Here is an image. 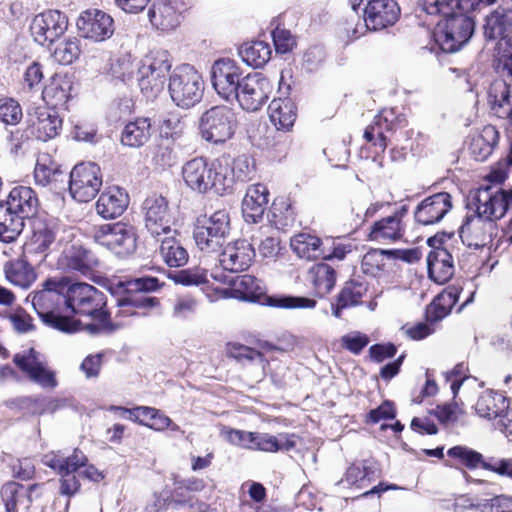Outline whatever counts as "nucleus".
I'll return each instance as SVG.
<instances>
[{
    "label": "nucleus",
    "mask_w": 512,
    "mask_h": 512,
    "mask_svg": "<svg viewBox=\"0 0 512 512\" xmlns=\"http://www.w3.org/2000/svg\"><path fill=\"white\" fill-rule=\"evenodd\" d=\"M106 304L105 294L90 284L79 282L67 285L65 305L74 314L89 316L96 321L86 326L91 334L112 333L120 328L110 320Z\"/></svg>",
    "instance_id": "1"
},
{
    "label": "nucleus",
    "mask_w": 512,
    "mask_h": 512,
    "mask_svg": "<svg viewBox=\"0 0 512 512\" xmlns=\"http://www.w3.org/2000/svg\"><path fill=\"white\" fill-rule=\"evenodd\" d=\"M68 280L48 278L42 283V288L29 294L28 299L43 323L63 333H74L79 330L80 322L60 313V306L65 303L64 291Z\"/></svg>",
    "instance_id": "2"
},
{
    "label": "nucleus",
    "mask_w": 512,
    "mask_h": 512,
    "mask_svg": "<svg viewBox=\"0 0 512 512\" xmlns=\"http://www.w3.org/2000/svg\"><path fill=\"white\" fill-rule=\"evenodd\" d=\"M182 177L191 190L202 194L213 191L222 195L233 185L229 166L220 159L195 157L182 166Z\"/></svg>",
    "instance_id": "3"
},
{
    "label": "nucleus",
    "mask_w": 512,
    "mask_h": 512,
    "mask_svg": "<svg viewBox=\"0 0 512 512\" xmlns=\"http://www.w3.org/2000/svg\"><path fill=\"white\" fill-rule=\"evenodd\" d=\"M171 68L172 58L167 50L150 51L137 67V81L141 92L147 98H155L163 91Z\"/></svg>",
    "instance_id": "4"
},
{
    "label": "nucleus",
    "mask_w": 512,
    "mask_h": 512,
    "mask_svg": "<svg viewBox=\"0 0 512 512\" xmlns=\"http://www.w3.org/2000/svg\"><path fill=\"white\" fill-rule=\"evenodd\" d=\"M168 92L176 106L182 109L192 108L203 97V78L193 66L179 65L169 76Z\"/></svg>",
    "instance_id": "5"
},
{
    "label": "nucleus",
    "mask_w": 512,
    "mask_h": 512,
    "mask_svg": "<svg viewBox=\"0 0 512 512\" xmlns=\"http://www.w3.org/2000/svg\"><path fill=\"white\" fill-rule=\"evenodd\" d=\"M236 128V113L226 105L213 106L199 118L198 129L201 138L213 145L224 144L231 139Z\"/></svg>",
    "instance_id": "6"
},
{
    "label": "nucleus",
    "mask_w": 512,
    "mask_h": 512,
    "mask_svg": "<svg viewBox=\"0 0 512 512\" xmlns=\"http://www.w3.org/2000/svg\"><path fill=\"white\" fill-rule=\"evenodd\" d=\"M474 29V20L462 12H457L437 24L434 40L443 52L453 53L469 41Z\"/></svg>",
    "instance_id": "7"
},
{
    "label": "nucleus",
    "mask_w": 512,
    "mask_h": 512,
    "mask_svg": "<svg viewBox=\"0 0 512 512\" xmlns=\"http://www.w3.org/2000/svg\"><path fill=\"white\" fill-rule=\"evenodd\" d=\"M512 204V189L505 191L493 186L480 187L468 199L467 207L480 216L494 222L506 214Z\"/></svg>",
    "instance_id": "8"
},
{
    "label": "nucleus",
    "mask_w": 512,
    "mask_h": 512,
    "mask_svg": "<svg viewBox=\"0 0 512 512\" xmlns=\"http://www.w3.org/2000/svg\"><path fill=\"white\" fill-rule=\"evenodd\" d=\"M94 240L119 256H128L136 250L137 234L133 225L124 222L108 223L97 227Z\"/></svg>",
    "instance_id": "9"
},
{
    "label": "nucleus",
    "mask_w": 512,
    "mask_h": 512,
    "mask_svg": "<svg viewBox=\"0 0 512 512\" xmlns=\"http://www.w3.org/2000/svg\"><path fill=\"white\" fill-rule=\"evenodd\" d=\"M230 232V218L225 210L215 211L201 226L194 230L197 247L207 253L219 251Z\"/></svg>",
    "instance_id": "10"
},
{
    "label": "nucleus",
    "mask_w": 512,
    "mask_h": 512,
    "mask_svg": "<svg viewBox=\"0 0 512 512\" xmlns=\"http://www.w3.org/2000/svg\"><path fill=\"white\" fill-rule=\"evenodd\" d=\"M400 7L395 0H367L364 8V23H359L353 30V37L359 38L365 31L381 30L393 25L399 18Z\"/></svg>",
    "instance_id": "11"
},
{
    "label": "nucleus",
    "mask_w": 512,
    "mask_h": 512,
    "mask_svg": "<svg viewBox=\"0 0 512 512\" xmlns=\"http://www.w3.org/2000/svg\"><path fill=\"white\" fill-rule=\"evenodd\" d=\"M102 177L100 167L92 162L80 163L70 172L69 191L78 202H89L100 190Z\"/></svg>",
    "instance_id": "12"
},
{
    "label": "nucleus",
    "mask_w": 512,
    "mask_h": 512,
    "mask_svg": "<svg viewBox=\"0 0 512 512\" xmlns=\"http://www.w3.org/2000/svg\"><path fill=\"white\" fill-rule=\"evenodd\" d=\"M273 91L271 81L262 73L255 72L246 75L233 99L246 111L255 112L267 102Z\"/></svg>",
    "instance_id": "13"
},
{
    "label": "nucleus",
    "mask_w": 512,
    "mask_h": 512,
    "mask_svg": "<svg viewBox=\"0 0 512 512\" xmlns=\"http://www.w3.org/2000/svg\"><path fill=\"white\" fill-rule=\"evenodd\" d=\"M141 208L145 228L153 237L171 233L172 215L165 197L152 193L145 198Z\"/></svg>",
    "instance_id": "14"
},
{
    "label": "nucleus",
    "mask_w": 512,
    "mask_h": 512,
    "mask_svg": "<svg viewBox=\"0 0 512 512\" xmlns=\"http://www.w3.org/2000/svg\"><path fill=\"white\" fill-rule=\"evenodd\" d=\"M211 83L214 90L225 100L233 99L241 85L242 70L235 60L221 58L211 67Z\"/></svg>",
    "instance_id": "15"
},
{
    "label": "nucleus",
    "mask_w": 512,
    "mask_h": 512,
    "mask_svg": "<svg viewBox=\"0 0 512 512\" xmlns=\"http://www.w3.org/2000/svg\"><path fill=\"white\" fill-rule=\"evenodd\" d=\"M408 211V206L402 205L391 215L375 221L369 228L368 239L383 244L401 240L406 233Z\"/></svg>",
    "instance_id": "16"
},
{
    "label": "nucleus",
    "mask_w": 512,
    "mask_h": 512,
    "mask_svg": "<svg viewBox=\"0 0 512 512\" xmlns=\"http://www.w3.org/2000/svg\"><path fill=\"white\" fill-rule=\"evenodd\" d=\"M68 27L65 14L58 10H48L34 17L30 25L34 40L40 45L53 43L60 38Z\"/></svg>",
    "instance_id": "17"
},
{
    "label": "nucleus",
    "mask_w": 512,
    "mask_h": 512,
    "mask_svg": "<svg viewBox=\"0 0 512 512\" xmlns=\"http://www.w3.org/2000/svg\"><path fill=\"white\" fill-rule=\"evenodd\" d=\"M77 28L82 37L101 42L114 33L113 18L98 9L84 11L77 20Z\"/></svg>",
    "instance_id": "18"
},
{
    "label": "nucleus",
    "mask_w": 512,
    "mask_h": 512,
    "mask_svg": "<svg viewBox=\"0 0 512 512\" xmlns=\"http://www.w3.org/2000/svg\"><path fill=\"white\" fill-rule=\"evenodd\" d=\"M497 234V225L494 221L480 216H466L459 229L462 242L470 248H482L492 242Z\"/></svg>",
    "instance_id": "19"
},
{
    "label": "nucleus",
    "mask_w": 512,
    "mask_h": 512,
    "mask_svg": "<svg viewBox=\"0 0 512 512\" xmlns=\"http://www.w3.org/2000/svg\"><path fill=\"white\" fill-rule=\"evenodd\" d=\"M512 0H502L497 8L485 16L483 35L487 41L512 38Z\"/></svg>",
    "instance_id": "20"
},
{
    "label": "nucleus",
    "mask_w": 512,
    "mask_h": 512,
    "mask_svg": "<svg viewBox=\"0 0 512 512\" xmlns=\"http://www.w3.org/2000/svg\"><path fill=\"white\" fill-rule=\"evenodd\" d=\"M97 265L98 260L94 254L76 243L66 246L57 260L59 269L67 272H79L84 276L91 274Z\"/></svg>",
    "instance_id": "21"
},
{
    "label": "nucleus",
    "mask_w": 512,
    "mask_h": 512,
    "mask_svg": "<svg viewBox=\"0 0 512 512\" xmlns=\"http://www.w3.org/2000/svg\"><path fill=\"white\" fill-rule=\"evenodd\" d=\"M13 362L25 372L29 378L44 388H55L57 380L53 371L49 370L39 358V353L33 348L20 354H15Z\"/></svg>",
    "instance_id": "22"
},
{
    "label": "nucleus",
    "mask_w": 512,
    "mask_h": 512,
    "mask_svg": "<svg viewBox=\"0 0 512 512\" xmlns=\"http://www.w3.org/2000/svg\"><path fill=\"white\" fill-rule=\"evenodd\" d=\"M451 196L447 192L436 193L422 200L414 211L416 223L428 226L440 222L451 210Z\"/></svg>",
    "instance_id": "23"
},
{
    "label": "nucleus",
    "mask_w": 512,
    "mask_h": 512,
    "mask_svg": "<svg viewBox=\"0 0 512 512\" xmlns=\"http://www.w3.org/2000/svg\"><path fill=\"white\" fill-rule=\"evenodd\" d=\"M183 9L180 0H155L149 10L150 22L159 30H174L180 25Z\"/></svg>",
    "instance_id": "24"
},
{
    "label": "nucleus",
    "mask_w": 512,
    "mask_h": 512,
    "mask_svg": "<svg viewBox=\"0 0 512 512\" xmlns=\"http://www.w3.org/2000/svg\"><path fill=\"white\" fill-rule=\"evenodd\" d=\"M254 257L253 244L245 239H240L225 246L220 254L219 262L227 271L241 272L250 266Z\"/></svg>",
    "instance_id": "25"
},
{
    "label": "nucleus",
    "mask_w": 512,
    "mask_h": 512,
    "mask_svg": "<svg viewBox=\"0 0 512 512\" xmlns=\"http://www.w3.org/2000/svg\"><path fill=\"white\" fill-rule=\"evenodd\" d=\"M32 133L38 140L48 141L55 138L62 129V119L59 114L48 107H35L29 113Z\"/></svg>",
    "instance_id": "26"
},
{
    "label": "nucleus",
    "mask_w": 512,
    "mask_h": 512,
    "mask_svg": "<svg viewBox=\"0 0 512 512\" xmlns=\"http://www.w3.org/2000/svg\"><path fill=\"white\" fill-rule=\"evenodd\" d=\"M268 202L269 190L266 185L257 183L249 186L241 205L244 220L253 224L261 222Z\"/></svg>",
    "instance_id": "27"
},
{
    "label": "nucleus",
    "mask_w": 512,
    "mask_h": 512,
    "mask_svg": "<svg viewBox=\"0 0 512 512\" xmlns=\"http://www.w3.org/2000/svg\"><path fill=\"white\" fill-rule=\"evenodd\" d=\"M56 240V231L54 226L38 221L34 224L33 232L25 243L24 250L27 256L39 257V262L43 261L50 251L51 245Z\"/></svg>",
    "instance_id": "28"
},
{
    "label": "nucleus",
    "mask_w": 512,
    "mask_h": 512,
    "mask_svg": "<svg viewBox=\"0 0 512 512\" xmlns=\"http://www.w3.org/2000/svg\"><path fill=\"white\" fill-rule=\"evenodd\" d=\"M129 196L124 189L113 186L101 193L96 202V211L104 219H113L124 213Z\"/></svg>",
    "instance_id": "29"
},
{
    "label": "nucleus",
    "mask_w": 512,
    "mask_h": 512,
    "mask_svg": "<svg viewBox=\"0 0 512 512\" xmlns=\"http://www.w3.org/2000/svg\"><path fill=\"white\" fill-rule=\"evenodd\" d=\"M65 178L61 166L49 155L43 154L38 157L34 169V180L38 186L49 187L51 190L58 189L65 183Z\"/></svg>",
    "instance_id": "30"
},
{
    "label": "nucleus",
    "mask_w": 512,
    "mask_h": 512,
    "mask_svg": "<svg viewBox=\"0 0 512 512\" xmlns=\"http://www.w3.org/2000/svg\"><path fill=\"white\" fill-rule=\"evenodd\" d=\"M428 274L431 280L444 284L454 274V262L450 252L443 247H436L427 256Z\"/></svg>",
    "instance_id": "31"
},
{
    "label": "nucleus",
    "mask_w": 512,
    "mask_h": 512,
    "mask_svg": "<svg viewBox=\"0 0 512 512\" xmlns=\"http://www.w3.org/2000/svg\"><path fill=\"white\" fill-rule=\"evenodd\" d=\"M2 204L19 216H23V219H26L36 214L38 199L30 187L17 186L10 191L7 201Z\"/></svg>",
    "instance_id": "32"
},
{
    "label": "nucleus",
    "mask_w": 512,
    "mask_h": 512,
    "mask_svg": "<svg viewBox=\"0 0 512 512\" xmlns=\"http://www.w3.org/2000/svg\"><path fill=\"white\" fill-rule=\"evenodd\" d=\"M509 404V399L502 393L494 390H485L478 396L475 411L481 418L488 420L496 419L508 408Z\"/></svg>",
    "instance_id": "33"
},
{
    "label": "nucleus",
    "mask_w": 512,
    "mask_h": 512,
    "mask_svg": "<svg viewBox=\"0 0 512 512\" xmlns=\"http://www.w3.org/2000/svg\"><path fill=\"white\" fill-rule=\"evenodd\" d=\"M268 114L277 130L288 131L296 120V106L290 98L273 99L268 106Z\"/></svg>",
    "instance_id": "34"
},
{
    "label": "nucleus",
    "mask_w": 512,
    "mask_h": 512,
    "mask_svg": "<svg viewBox=\"0 0 512 512\" xmlns=\"http://www.w3.org/2000/svg\"><path fill=\"white\" fill-rule=\"evenodd\" d=\"M498 139L497 129L492 125H487L479 133L472 136L469 151L475 160L484 161L491 155Z\"/></svg>",
    "instance_id": "35"
},
{
    "label": "nucleus",
    "mask_w": 512,
    "mask_h": 512,
    "mask_svg": "<svg viewBox=\"0 0 512 512\" xmlns=\"http://www.w3.org/2000/svg\"><path fill=\"white\" fill-rule=\"evenodd\" d=\"M72 82L66 75L55 74L42 91L43 100L53 107L66 104L71 96Z\"/></svg>",
    "instance_id": "36"
},
{
    "label": "nucleus",
    "mask_w": 512,
    "mask_h": 512,
    "mask_svg": "<svg viewBox=\"0 0 512 512\" xmlns=\"http://www.w3.org/2000/svg\"><path fill=\"white\" fill-rule=\"evenodd\" d=\"M336 278L337 273L335 269L324 262L317 263L308 270V279L312 283L316 295L319 297L330 293L335 286Z\"/></svg>",
    "instance_id": "37"
},
{
    "label": "nucleus",
    "mask_w": 512,
    "mask_h": 512,
    "mask_svg": "<svg viewBox=\"0 0 512 512\" xmlns=\"http://www.w3.org/2000/svg\"><path fill=\"white\" fill-rule=\"evenodd\" d=\"M291 248L299 258L315 260L324 255V243L316 235L299 233L291 239Z\"/></svg>",
    "instance_id": "38"
},
{
    "label": "nucleus",
    "mask_w": 512,
    "mask_h": 512,
    "mask_svg": "<svg viewBox=\"0 0 512 512\" xmlns=\"http://www.w3.org/2000/svg\"><path fill=\"white\" fill-rule=\"evenodd\" d=\"M151 137L149 118H137L127 123L121 134V142L125 146L139 148L144 146Z\"/></svg>",
    "instance_id": "39"
},
{
    "label": "nucleus",
    "mask_w": 512,
    "mask_h": 512,
    "mask_svg": "<svg viewBox=\"0 0 512 512\" xmlns=\"http://www.w3.org/2000/svg\"><path fill=\"white\" fill-rule=\"evenodd\" d=\"M294 435L279 434L274 436L268 433L254 432L253 444L251 450L263 452L289 451L296 445Z\"/></svg>",
    "instance_id": "40"
},
{
    "label": "nucleus",
    "mask_w": 512,
    "mask_h": 512,
    "mask_svg": "<svg viewBox=\"0 0 512 512\" xmlns=\"http://www.w3.org/2000/svg\"><path fill=\"white\" fill-rule=\"evenodd\" d=\"M24 227L23 216H19L6 205L0 203V241L4 243L14 242L21 234Z\"/></svg>",
    "instance_id": "41"
},
{
    "label": "nucleus",
    "mask_w": 512,
    "mask_h": 512,
    "mask_svg": "<svg viewBox=\"0 0 512 512\" xmlns=\"http://www.w3.org/2000/svg\"><path fill=\"white\" fill-rule=\"evenodd\" d=\"M159 253L162 260L169 267H182L189 259L187 250L182 246L179 240L175 237H165L161 240Z\"/></svg>",
    "instance_id": "42"
},
{
    "label": "nucleus",
    "mask_w": 512,
    "mask_h": 512,
    "mask_svg": "<svg viewBox=\"0 0 512 512\" xmlns=\"http://www.w3.org/2000/svg\"><path fill=\"white\" fill-rule=\"evenodd\" d=\"M379 474V469L373 460H364L354 463L348 467L345 474V481L348 485H355L359 488L365 486L366 482L370 483Z\"/></svg>",
    "instance_id": "43"
},
{
    "label": "nucleus",
    "mask_w": 512,
    "mask_h": 512,
    "mask_svg": "<svg viewBox=\"0 0 512 512\" xmlns=\"http://www.w3.org/2000/svg\"><path fill=\"white\" fill-rule=\"evenodd\" d=\"M271 54L269 44L260 40L246 43L239 50L242 60L254 68L263 67L270 60Z\"/></svg>",
    "instance_id": "44"
},
{
    "label": "nucleus",
    "mask_w": 512,
    "mask_h": 512,
    "mask_svg": "<svg viewBox=\"0 0 512 512\" xmlns=\"http://www.w3.org/2000/svg\"><path fill=\"white\" fill-rule=\"evenodd\" d=\"M231 285L235 296L242 300L255 301L263 294L261 281L249 274L237 276Z\"/></svg>",
    "instance_id": "45"
},
{
    "label": "nucleus",
    "mask_w": 512,
    "mask_h": 512,
    "mask_svg": "<svg viewBox=\"0 0 512 512\" xmlns=\"http://www.w3.org/2000/svg\"><path fill=\"white\" fill-rule=\"evenodd\" d=\"M271 221L278 229H287L296 222V211L287 198H277L271 206Z\"/></svg>",
    "instance_id": "46"
},
{
    "label": "nucleus",
    "mask_w": 512,
    "mask_h": 512,
    "mask_svg": "<svg viewBox=\"0 0 512 512\" xmlns=\"http://www.w3.org/2000/svg\"><path fill=\"white\" fill-rule=\"evenodd\" d=\"M5 275L10 283L22 288H28L36 279L33 269L21 260L6 265Z\"/></svg>",
    "instance_id": "47"
},
{
    "label": "nucleus",
    "mask_w": 512,
    "mask_h": 512,
    "mask_svg": "<svg viewBox=\"0 0 512 512\" xmlns=\"http://www.w3.org/2000/svg\"><path fill=\"white\" fill-rule=\"evenodd\" d=\"M43 463L56 470L58 474L62 472L64 469H68L72 467V469H79L83 466H86L87 457L83 454V452L75 449L74 453L69 457H63L59 454L49 453L44 455Z\"/></svg>",
    "instance_id": "48"
},
{
    "label": "nucleus",
    "mask_w": 512,
    "mask_h": 512,
    "mask_svg": "<svg viewBox=\"0 0 512 512\" xmlns=\"http://www.w3.org/2000/svg\"><path fill=\"white\" fill-rule=\"evenodd\" d=\"M395 253L393 250L371 249L364 254L361 261V270L364 274L377 277L386 265V258Z\"/></svg>",
    "instance_id": "49"
},
{
    "label": "nucleus",
    "mask_w": 512,
    "mask_h": 512,
    "mask_svg": "<svg viewBox=\"0 0 512 512\" xmlns=\"http://www.w3.org/2000/svg\"><path fill=\"white\" fill-rule=\"evenodd\" d=\"M160 301L157 297L136 295V293H127L125 297L117 300L119 314L124 316L134 315L133 308H155L159 306Z\"/></svg>",
    "instance_id": "50"
},
{
    "label": "nucleus",
    "mask_w": 512,
    "mask_h": 512,
    "mask_svg": "<svg viewBox=\"0 0 512 512\" xmlns=\"http://www.w3.org/2000/svg\"><path fill=\"white\" fill-rule=\"evenodd\" d=\"M138 66L131 54L124 53L111 60L109 73L113 78L127 82L132 79Z\"/></svg>",
    "instance_id": "51"
},
{
    "label": "nucleus",
    "mask_w": 512,
    "mask_h": 512,
    "mask_svg": "<svg viewBox=\"0 0 512 512\" xmlns=\"http://www.w3.org/2000/svg\"><path fill=\"white\" fill-rule=\"evenodd\" d=\"M168 278L176 284L184 286H198L208 282V273L204 268L193 267L170 272L168 274Z\"/></svg>",
    "instance_id": "52"
},
{
    "label": "nucleus",
    "mask_w": 512,
    "mask_h": 512,
    "mask_svg": "<svg viewBox=\"0 0 512 512\" xmlns=\"http://www.w3.org/2000/svg\"><path fill=\"white\" fill-rule=\"evenodd\" d=\"M367 292V285L358 280H350L341 289L338 298L343 307H351L361 303L362 297Z\"/></svg>",
    "instance_id": "53"
},
{
    "label": "nucleus",
    "mask_w": 512,
    "mask_h": 512,
    "mask_svg": "<svg viewBox=\"0 0 512 512\" xmlns=\"http://www.w3.org/2000/svg\"><path fill=\"white\" fill-rule=\"evenodd\" d=\"M393 116V109H384L380 114L375 116L372 124H370L364 132V138L368 142H373L375 146H379L382 150H384L387 146L386 137L384 135V131L381 129V122L384 120L388 123L389 118L388 115Z\"/></svg>",
    "instance_id": "54"
},
{
    "label": "nucleus",
    "mask_w": 512,
    "mask_h": 512,
    "mask_svg": "<svg viewBox=\"0 0 512 512\" xmlns=\"http://www.w3.org/2000/svg\"><path fill=\"white\" fill-rule=\"evenodd\" d=\"M267 304L272 307L283 309H313L316 307V300L302 296L283 295L268 297Z\"/></svg>",
    "instance_id": "55"
},
{
    "label": "nucleus",
    "mask_w": 512,
    "mask_h": 512,
    "mask_svg": "<svg viewBox=\"0 0 512 512\" xmlns=\"http://www.w3.org/2000/svg\"><path fill=\"white\" fill-rule=\"evenodd\" d=\"M447 454L451 458L459 459L468 469L479 466L484 469V464L489 463V460H484L481 453L465 446H454L448 450Z\"/></svg>",
    "instance_id": "56"
},
{
    "label": "nucleus",
    "mask_w": 512,
    "mask_h": 512,
    "mask_svg": "<svg viewBox=\"0 0 512 512\" xmlns=\"http://www.w3.org/2000/svg\"><path fill=\"white\" fill-rule=\"evenodd\" d=\"M423 10L429 15H442L448 18L460 10L459 0H421Z\"/></svg>",
    "instance_id": "57"
},
{
    "label": "nucleus",
    "mask_w": 512,
    "mask_h": 512,
    "mask_svg": "<svg viewBox=\"0 0 512 512\" xmlns=\"http://www.w3.org/2000/svg\"><path fill=\"white\" fill-rule=\"evenodd\" d=\"M26 495V489L17 482H7L1 488V498L6 512H17V504Z\"/></svg>",
    "instance_id": "58"
},
{
    "label": "nucleus",
    "mask_w": 512,
    "mask_h": 512,
    "mask_svg": "<svg viewBox=\"0 0 512 512\" xmlns=\"http://www.w3.org/2000/svg\"><path fill=\"white\" fill-rule=\"evenodd\" d=\"M80 54V40L77 38H71L60 43L54 50L55 59L63 65L73 63Z\"/></svg>",
    "instance_id": "59"
},
{
    "label": "nucleus",
    "mask_w": 512,
    "mask_h": 512,
    "mask_svg": "<svg viewBox=\"0 0 512 512\" xmlns=\"http://www.w3.org/2000/svg\"><path fill=\"white\" fill-rule=\"evenodd\" d=\"M160 131L166 137L179 138L185 130V117L178 112H169L160 122Z\"/></svg>",
    "instance_id": "60"
},
{
    "label": "nucleus",
    "mask_w": 512,
    "mask_h": 512,
    "mask_svg": "<svg viewBox=\"0 0 512 512\" xmlns=\"http://www.w3.org/2000/svg\"><path fill=\"white\" fill-rule=\"evenodd\" d=\"M23 118L20 104L12 98L0 99V122L5 125L15 126Z\"/></svg>",
    "instance_id": "61"
},
{
    "label": "nucleus",
    "mask_w": 512,
    "mask_h": 512,
    "mask_svg": "<svg viewBox=\"0 0 512 512\" xmlns=\"http://www.w3.org/2000/svg\"><path fill=\"white\" fill-rule=\"evenodd\" d=\"M126 293L154 292L161 287V283L156 277H135L127 279L120 283Z\"/></svg>",
    "instance_id": "62"
},
{
    "label": "nucleus",
    "mask_w": 512,
    "mask_h": 512,
    "mask_svg": "<svg viewBox=\"0 0 512 512\" xmlns=\"http://www.w3.org/2000/svg\"><path fill=\"white\" fill-rule=\"evenodd\" d=\"M230 177L241 182L249 181L255 174L254 163L246 155L238 156L230 168Z\"/></svg>",
    "instance_id": "63"
},
{
    "label": "nucleus",
    "mask_w": 512,
    "mask_h": 512,
    "mask_svg": "<svg viewBox=\"0 0 512 512\" xmlns=\"http://www.w3.org/2000/svg\"><path fill=\"white\" fill-rule=\"evenodd\" d=\"M497 65L505 76L512 79V38H504L497 43Z\"/></svg>",
    "instance_id": "64"
}]
</instances>
